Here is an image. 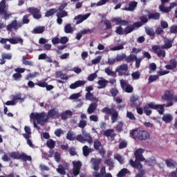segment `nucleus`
<instances>
[{"mask_svg":"<svg viewBox=\"0 0 177 177\" xmlns=\"http://www.w3.org/2000/svg\"><path fill=\"white\" fill-rule=\"evenodd\" d=\"M115 160H117L120 164L122 165L124 162V158L120 154H117L114 156Z\"/></svg>","mask_w":177,"mask_h":177,"instance_id":"nucleus-51","label":"nucleus"},{"mask_svg":"<svg viewBox=\"0 0 177 177\" xmlns=\"http://www.w3.org/2000/svg\"><path fill=\"white\" fill-rule=\"evenodd\" d=\"M102 113L106 114V115H111V123L117 122L118 121V117H120L118 111L113 107L109 108V106H105L101 110Z\"/></svg>","mask_w":177,"mask_h":177,"instance_id":"nucleus-3","label":"nucleus"},{"mask_svg":"<svg viewBox=\"0 0 177 177\" xmlns=\"http://www.w3.org/2000/svg\"><path fill=\"white\" fill-rule=\"evenodd\" d=\"M166 164L169 168H176L177 163L172 159L166 160Z\"/></svg>","mask_w":177,"mask_h":177,"instance_id":"nucleus-34","label":"nucleus"},{"mask_svg":"<svg viewBox=\"0 0 177 177\" xmlns=\"http://www.w3.org/2000/svg\"><path fill=\"white\" fill-rule=\"evenodd\" d=\"M66 16H68L67 11H58L57 12V17L63 19V17H66Z\"/></svg>","mask_w":177,"mask_h":177,"instance_id":"nucleus-45","label":"nucleus"},{"mask_svg":"<svg viewBox=\"0 0 177 177\" xmlns=\"http://www.w3.org/2000/svg\"><path fill=\"white\" fill-rule=\"evenodd\" d=\"M85 99L86 100H89L90 102H95V103L99 102V98L95 97L92 93H86L85 95Z\"/></svg>","mask_w":177,"mask_h":177,"instance_id":"nucleus-24","label":"nucleus"},{"mask_svg":"<svg viewBox=\"0 0 177 177\" xmlns=\"http://www.w3.org/2000/svg\"><path fill=\"white\" fill-rule=\"evenodd\" d=\"M57 12V10L56 8H51L46 12L45 17H50V16H53Z\"/></svg>","mask_w":177,"mask_h":177,"instance_id":"nucleus-40","label":"nucleus"},{"mask_svg":"<svg viewBox=\"0 0 177 177\" xmlns=\"http://www.w3.org/2000/svg\"><path fill=\"white\" fill-rule=\"evenodd\" d=\"M22 63L25 66H34V62H32V61L27 60V57L26 56L22 57Z\"/></svg>","mask_w":177,"mask_h":177,"instance_id":"nucleus-39","label":"nucleus"},{"mask_svg":"<svg viewBox=\"0 0 177 177\" xmlns=\"http://www.w3.org/2000/svg\"><path fill=\"white\" fill-rule=\"evenodd\" d=\"M83 137L84 138V142H88L89 145H92L93 140L89 133H87L86 131L83 132Z\"/></svg>","mask_w":177,"mask_h":177,"instance_id":"nucleus-29","label":"nucleus"},{"mask_svg":"<svg viewBox=\"0 0 177 177\" xmlns=\"http://www.w3.org/2000/svg\"><path fill=\"white\" fill-rule=\"evenodd\" d=\"M97 109V102H95L93 103H91L87 109V113L88 114H93L95 113V111Z\"/></svg>","mask_w":177,"mask_h":177,"instance_id":"nucleus-26","label":"nucleus"},{"mask_svg":"<svg viewBox=\"0 0 177 177\" xmlns=\"http://www.w3.org/2000/svg\"><path fill=\"white\" fill-rule=\"evenodd\" d=\"M94 151L95 149H89V147L86 145L84 146L82 148L83 156H84V157H88V156H89V153H92V151Z\"/></svg>","mask_w":177,"mask_h":177,"instance_id":"nucleus-32","label":"nucleus"},{"mask_svg":"<svg viewBox=\"0 0 177 177\" xmlns=\"http://www.w3.org/2000/svg\"><path fill=\"white\" fill-rule=\"evenodd\" d=\"M80 32H82V35L92 34V32H93V29H83L82 31H80Z\"/></svg>","mask_w":177,"mask_h":177,"instance_id":"nucleus-62","label":"nucleus"},{"mask_svg":"<svg viewBox=\"0 0 177 177\" xmlns=\"http://www.w3.org/2000/svg\"><path fill=\"white\" fill-rule=\"evenodd\" d=\"M85 85V81L84 80H78L75 83L71 84L69 86L70 89H77V88H80V86H84Z\"/></svg>","mask_w":177,"mask_h":177,"instance_id":"nucleus-23","label":"nucleus"},{"mask_svg":"<svg viewBox=\"0 0 177 177\" xmlns=\"http://www.w3.org/2000/svg\"><path fill=\"white\" fill-rule=\"evenodd\" d=\"M138 25L137 24H135V22L132 25H129L127 26L124 29V32L125 35H128V34H131L132 31H134V30H136V28H139Z\"/></svg>","mask_w":177,"mask_h":177,"instance_id":"nucleus-17","label":"nucleus"},{"mask_svg":"<svg viewBox=\"0 0 177 177\" xmlns=\"http://www.w3.org/2000/svg\"><path fill=\"white\" fill-rule=\"evenodd\" d=\"M73 176H77L80 175V172L81 171V167H82V163L81 161H73Z\"/></svg>","mask_w":177,"mask_h":177,"instance_id":"nucleus-14","label":"nucleus"},{"mask_svg":"<svg viewBox=\"0 0 177 177\" xmlns=\"http://www.w3.org/2000/svg\"><path fill=\"white\" fill-rule=\"evenodd\" d=\"M11 158L14 160H21L24 162L27 161H32V158L30 156L27 155L26 153H20L19 151H12L11 153H8Z\"/></svg>","mask_w":177,"mask_h":177,"instance_id":"nucleus-6","label":"nucleus"},{"mask_svg":"<svg viewBox=\"0 0 177 177\" xmlns=\"http://www.w3.org/2000/svg\"><path fill=\"white\" fill-rule=\"evenodd\" d=\"M162 100H166V102H171L172 100H177V97L174 96L173 91L169 90L162 96Z\"/></svg>","mask_w":177,"mask_h":177,"instance_id":"nucleus-13","label":"nucleus"},{"mask_svg":"<svg viewBox=\"0 0 177 177\" xmlns=\"http://www.w3.org/2000/svg\"><path fill=\"white\" fill-rule=\"evenodd\" d=\"M104 136L106 138H110L111 142H114L115 139V133H114V129H108L104 131Z\"/></svg>","mask_w":177,"mask_h":177,"instance_id":"nucleus-16","label":"nucleus"},{"mask_svg":"<svg viewBox=\"0 0 177 177\" xmlns=\"http://www.w3.org/2000/svg\"><path fill=\"white\" fill-rule=\"evenodd\" d=\"M22 26L23 24L18 23L17 20H13L10 24L7 26V31H8L9 32H12L13 30H15V31H17L19 28H20V27H21Z\"/></svg>","mask_w":177,"mask_h":177,"instance_id":"nucleus-11","label":"nucleus"},{"mask_svg":"<svg viewBox=\"0 0 177 177\" xmlns=\"http://www.w3.org/2000/svg\"><path fill=\"white\" fill-rule=\"evenodd\" d=\"M120 82L122 89L125 91L127 93H132V92H133V86L129 84H127V81L120 80Z\"/></svg>","mask_w":177,"mask_h":177,"instance_id":"nucleus-12","label":"nucleus"},{"mask_svg":"<svg viewBox=\"0 0 177 177\" xmlns=\"http://www.w3.org/2000/svg\"><path fill=\"white\" fill-rule=\"evenodd\" d=\"M177 67V60L175 58L169 60V64L165 65V68L167 70H175Z\"/></svg>","mask_w":177,"mask_h":177,"instance_id":"nucleus-18","label":"nucleus"},{"mask_svg":"<svg viewBox=\"0 0 177 177\" xmlns=\"http://www.w3.org/2000/svg\"><path fill=\"white\" fill-rule=\"evenodd\" d=\"M28 13L32 15L33 19H36V20H39L42 17V15H41V10L37 8L30 7L27 9Z\"/></svg>","mask_w":177,"mask_h":177,"instance_id":"nucleus-10","label":"nucleus"},{"mask_svg":"<svg viewBox=\"0 0 177 177\" xmlns=\"http://www.w3.org/2000/svg\"><path fill=\"white\" fill-rule=\"evenodd\" d=\"M30 23V18L28 15H26L22 18V24H28Z\"/></svg>","mask_w":177,"mask_h":177,"instance_id":"nucleus-58","label":"nucleus"},{"mask_svg":"<svg viewBox=\"0 0 177 177\" xmlns=\"http://www.w3.org/2000/svg\"><path fill=\"white\" fill-rule=\"evenodd\" d=\"M110 93L113 97H115L118 95V90L115 88H113L110 90Z\"/></svg>","mask_w":177,"mask_h":177,"instance_id":"nucleus-60","label":"nucleus"},{"mask_svg":"<svg viewBox=\"0 0 177 177\" xmlns=\"http://www.w3.org/2000/svg\"><path fill=\"white\" fill-rule=\"evenodd\" d=\"M57 114H59V111L56 109V108H53L48 111L46 116L49 120V118H53V117H55V115H57Z\"/></svg>","mask_w":177,"mask_h":177,"instance_id":"nucleus-28","label":"nucleus"},{"mask_svg":"<svg viewBox=\"0 0 177 177\" xmlns=\"http://www.w3.org/2000/svg\"><path fill=\"white\" fill-rule=\"evenodd\" d=\"M66 139L70 141L75 140L76 136L74 132L69 131L66 134Z\"/></svg>","mask_w":177,"mask_h":177,"instance_id":"nucleus-37","label":"nucleus"},{"mask_svg":"<svg viewBox=\"0 0 177 177\" xmlns=\"http://www.w3.org/2000/svg\"><path fill=\"white\" fill-rule=\"evenodd\" d=\"M159 9H160V12H163V13H168V12H171V8H169V7H165V6H164V4H161L159 6Z\"/></svg>","mask_w":177,"mask_h":177,"instance_id":"nucleus-43","label":"nucleus"},{"mask_svg":"<svg viewBox=\"0 0 177 177\" xmlns=\"http://www.w3.org/2000/svg\"><path fill=\"white\" fill-rule=\"evenodd\" d=\"M130 136L138 140H146L150 138V133L146 131L134 129L130 133Z\"/></svg>","mask_w":177,"mask_h":177,"instance_id":"nucleus-4","label":"nucleus"},{"mask_svg":"<svg viewBox=\"0 0 177 177\" xmlns=\"http://www.w3.org/2000/svg\"><path fill=\"white\" fill-rule=\"evenodd\" d=\"M81 97V93H76L71 95L69 97L70 100H77V99H80Z\"/></svg>","mask_w":177,"mask_h":177,"instance_id":"nucleus-48","label":"nucleus"},{"mask_svg":"<svg viewBox=\"0 0 177 177\" xmlns=\"http://www.w3.org/2000/svg\"><path fill=\"white\" fill-rule=\"evenodd\" d=\"M161 15L159 12L150 13L148 15L149 20H160Z\"/></svg>","mask_w":177,"mask_h":177,"instance_id":"nucleus-31","label":"nucleus"},{"mask_svg":"<svg viewBox=\"0 0 177 177\" xmlns=\"http://www.w3.org/2000/svg\"><path fill=\"white\" fill-rule=\"evenodd\" d=\"M107 80H100L97 82L98 85H100L101 88H106L107 85Z\"/></svg>","mask_w":177,"mask_h":177,"instance_id":"nucleus-47","label":"nucleus"},{"mask_svg":"<svg viewBox=\"0 0 177 177\" xmlns=\"http://www.w3.org/2000/svg\"><path fill=\"white\" fill-rule=\"evenodd\" d=\"M93 147L95 150H100V147H103V145H102V142L99 140H95L94 141Z\"/></svg>","mask_w":177,"mask_h":177,"instance_id":"nucleus-41","label":"nucleus"},{"mask_svg":"<svg viewBox=\"0 0 177 177\" xmlns=\"http://www.w3.org/2000/svg\"><path fill=\"white\" fill-rule=\"evenodd\" d=\"M45 31V26H37L32 31V34H42Z\"/></svg>","mask_w":177,"mask_h":177,"instance_id":"nucleus-33","label":"nucleus"},{"mask_svg":"<svg viewBox=\"0 0 177 177\" xmlns=\"http://www.w3.org/2000/svg\"><path fill=\"white\" fill-rule=\"evenodd\" d=\"M139 173L135 176V177H143L145 175V170H143V168L139 169H137Z\"/></svg>","mask_w":177,"mask_h":177,"instance_id":"nucleus-64","label":"nucleus"},{"mask_svg":"<svg viewBox=\"0 0 177 177\" xmlns=\"http://www.w3.org/2000/svg\"><path fill=\"white\" fill-rule=\"evenodd\" d=\"M95 78H97V74L96 73H91L88 75L87 80L88 81H93Z\"/></svg>","mask_w":177,"mask_h":177,"instance_id":"nucleus-59","label":"nucleus"},{"mask_svg":"<svg viewBox=\"0 0 177 177\" xmlns=\"http://www.w3.org/2000/svg\"><path fill=\"white\" fill-rule=\"evenodd\" d=\"M125 60L127 59V55L125 53H122V55H118L116 56V61L117 62H122V60Z\"/></svg>","mask_w":177,"mask_h":177,"instance_id":"nucleus-49","label":"nucleus"},{"mask_svg":"<svg viewBox=\"0 0 177 177\" xmlns=\"http://www.w3.org/2000/svg\"><path fill=\"white\" fill-rule=\"evenodd\" d=\"M30 118L32 120H36L37 124H39L40 125H45V123L49 121L45 112H41L40 113H32L30 114Z\"/></svg>","mask_w":177,"mask_h":177,"instance_id":"nucleus-5","label":"nucleus"},{"mask_svg":"<svg viewBox=\"0 0 177 177\" xmlns=\"http://www.w3.org/2000/svg\"><path fill=\"white\" fill-rule=\"evenodd\" d=\"M139 20H140V21L135 22V24H137L138 25V26H137L138 28H140V27H142L143 24H146L147 21H149L147 17L145 16L140 17Z\"/></svg>","mask_w":177,"mask_h":177,"instance_id":"nucleus-30","label":"nucleus"},{"mask_svg":"<svg viewBox=\"0 0 177 177\" xmlns=\"http://www.w3.org/2000/svg\"><path fill=\"white\" fill-rule=\"evenodd\" d=\"M152 50L154 53L157 54L158 57H165V50H162L161 47L158 45L152 46Z\"/></svg>","mask_w":177,"mask_h":177,"instance_id":"nucleus-15","label":"nucleus"},{"mask_svg":"<svg viewBox=\"0 0 177 177\" xmlns=\"http://www.w3.org/2000/svg\"><path fill=\"white\" fill-rule=\"evenodd\" d=\"M1 160L4 161V162H8V161H10V158L8 153H4Z\"/></svg>","mask_w":177,"mask_h":177,"instance_id":"nucleus-63","label":"nucleus"},{"mask_svg":"<svg viewBox=\"0 0 177 177\" xmlns=\"http://www.w3.org/2000/svg\"><path fill=\"white\" fill-rule=\"evenodd\" d=\"M79 128H81V129H84L85 127H86V120H81L78 124Z\"/></svg>","mask_w":177,"mask_h":177,"instance_id":"nucleus-57","label":"nucleus"},{"mask_svg":"<svg viewBox=\"0 0 177 177\" xmlns=\"http://www.w3.org/2000/svg\"><path fill=\"white\" fill-rule=\"evenodd\" d=\"M165 104H156L154 102H150L147 105L144 106L143 110L146 115H151L152 110H158L159 114L162 115L164 114V111H165Z\"/></svg>","mask_w":177,"mask_h":177,"instance_id":"nucleus-2","label":"nucleus"},{"mask_svg":"<svg viewBox=\"0 0 177 177\" xmlns=\"http://www.w3.org/2000/svg\"><path fill=\"white\" fill-rule=\"evenodd\" d=\"M142 60H143V57L138 58V57L136 56V59H135L136 68H139L140 67V63H142Z\"/></svg>","mask_w":177,"mask_h":177,"instance_id":"nucleus-55","label":"nucleus"},{"mask_svg":"<svg viewBox=\"0 0 177 177\" xmlns=\"http://www.w3.org/2000/svg\"><path fill=\"white\" fill-rule=\"evenodd\" d=\"M93 161V169L95 170V172H99V169H100V164H102V160L100 158L92 159Z\"/></svg>","mask_w":177,"mask_h":177,"instance_id":"nucleus-19","label":"nucleus"},{"mask_svg":"<svg viewBox=\"0 0 177 177\" xmlns=\"http://www.w3.org/2000/svg\"><path fill=\"white\" fill-rule=\"evenodd\" d=\"M157 80H158V75H150L148 79V82L149 84H151V82H154V81H157Z\"/></svg>","mask_w":177,"mask_h":177,"instance_id":"nucleus-52","label":"nucleus"},{"mask_svg":"<svg viewBox=\"0 0 177 177\" xmlns=\"http://www.w3.org/2000/svg\"><path fill=\"white\" fill-rule=\"evenodd\" d=\"M164 44H165L161 46V49H169L172 48V44H174V39L165 38Z\"/></svg>","mask_w":177,"mask_h":177,"instance_id":"nucleus-21","label":"nucleus"},{"mask_svg":"<svg viewBox=\"0 0 177 177\" xmlns=\"http://www.w3.org/2000/svg\"><path fill=\"white\" fill-rule=\"evenodd\" d=\"M1 15H3L4 20H8L12 16V12L8 11V9H6V0H2L0 2V16Z\"/></svg>","mask_w":177,"mask_h":177,"instance_id":"nucleus-8","label":"nucleus"},{"mask_svg":"<svg viewBox=\"0 0 177 177\" xmlns=\"http://www.w3.org/2000/svg\"><path fill=\"white\" fill-rule=\"evenodd\" d=\"M136 6H138V2L136 1H131L129 3V7H125L122 9V10H127V12H132L134 9H136Z\"/></svg>","mask_w":177,"mask_h":177,"instance_id":"nucleus-25","label":"nucleus"},{"mask_svg":"<svg viewBox=\"0 0 177 177\" xmlns=\"http://www.w3.org/2000/svg\"><path fill=\"white\" fill-rule=\"evenodd\" d=\"M104 26H106V30H110V28H111V27H112L111 21H110V20H109V19L104 20Z\"/></svg>","mask_w":177,"mask_h":177,"instance_id":"nucleus-56","label":"nucleus"},{"mask_svg":"<svg viewBox=\"0 0 177 177\" xmlns=\"http://www.w3.org/2000/svg\"><path fill=\"white\" fill-rule=\"evenodd\" d=\"M115 73H118L119 77H128L129 71L128 70V64H123L115 68Z\"/></svg>","mask_w":177,"mask_h":177,"instance_id":"nucleus-7","label":"nucleus"},{"mask_svg":"<svg viewBox=\"0 0 177 177\" xmlns=\"http://www.w3.org/2000/svg\"><path fill=\"white\" fill-rule=\"evenodd\" d=\"M57 78H61V80H68V77H62L63 75V72L59 71L55 73Z\"/></svg>","mask_w":177,"mask_h":177,"instance_id":"nucleus-50","label":"nucleus"},{"mask_svg":"<svg viewBox=\"0 0 177 177\" xmlns=\"http://www.w3.org/2000/svg\"><path fill=\"white\" fill-rule=\"evenodd\" d=\"M124 127V122H119L116 125V131L118 132H122L123 129L122 127Z\"/></svg>","mask_w":177,"mask_h":177,"instance_id":"nucleus-54","label":"nucleus"},{"mask_svg":"<svg viewBox=\"0 0 177 177\" xmlns=\"http://www.w3.org/2000/svg\"><path fill=\"white\" fill-rule=\"evenodd\" d=\"M104 71L106 74L110 77H117V72H115V71H113L111 69H110V68H106Z\"/></svg>","mask_w":177,"mask_h":177,"instance_id":"nucleus-38","label":"nucleus"},{"mask_svg":"<svg viewBox=\"0 0 177 177\" xmlns=\"http://www.w3.org/2000/svg\"><path fill=\"white\" fill-rule=\"evenodd\" d=\"M89 16H91V14L89 13L86 14L84 15H78L76 17H75L74 20H77L76 24H81V23H82V21H84V20H86V19L89 17Z\"/></svg>","mask_w":177,"mask_h":177,"instance_id":"nucleus-20","label":"nucleus"},{"mask_svg":"<svg viewBox=\"0 0 177 177\" xmlns=\"http://www.w3.org/2000/svg\"><path fill=\"white\" fill-rule=\"evenodd\" d=\"M113 21H115L117 26H128L129 24V21L125 19H122L121 17L113 18Z\"/></svg>","mask_w":177,"mask_h":177,"instance_id":"nucleus-22","label":"nucleus"},{"mask_svg":"<svg viewBox=\"0 0 177 177\" xmlns=\"http://www.w3.org/2000/svg\"><path fill=\"white\" fill-rule=\"evenodd\" d=\"M64 32H66V34H73V32H74V29L71 27V24H67L64 26Z\"/></svg>","mask_w":177,"mask_h":177,"instance_id":"nucleus-35","label":"nucleus"},{"mask_svg":"<svg viewBox=\"0 0 177 177\" xmlns=\"http://www.w3.org/2000/svg\"><path fill=\"white\" fill-rule=\"evenodd\" d=\"M6 42H10V44H11L12 45H16L17 44H20L21 45H23L24 40L21 37H17L15 39L2 38L0 39V44H6Z\"/></svg>","mask_w":177,"mask_h":177,"instance_id":"nucleus-9","label":"nucleus"},{"mask_svg":"<svg viewBox=\"0 0 177 177\" xmlns=\"http://www.w3.org/2000/svg\"><path fill=\"white\" fill-rule=\"evenodd\" d=\"M76 140L80 142V143H85V139L84 138V136L81 134L77 136Z\"/></svg>","mask_w":177,"mask_h":177,"instance_id":"nucleus-61","label":"nucleus"},{"mask_svg":"<svg viewBox=\"0 0 177 177\" xmlns=\"http://www.w3.org/2000/svg\"><path fill=\"white\" fill-rule=\"evenodd\" d=\"M12 53H1V59H4L5 60H12Z\"/></svg>","mask_w":177,"mask_h":177,"instance_id":"nucleus-44","label":"nucleus"},{"mask_svg":"<svg viewBox=\"0 0 177 177\" xmlns=\"http://www.w3.org/2000/svg\"><path fill=\"white\" fill-rule=\"evenodd\" d=\"M132 80H139L140 78V72L136 71L131 73Z\"/></svg>","mask_w":177,"mask_h":177,"instance_id":"nucleus-53","label":"nucleus"},{"mask_svg":"<svg viewBox=\"0 0 177 177\" xmlns=\"http://www.w3.org/2000/svg\"><path fill=\"white\" fill-rule=\"evenodd\" d=\"M46 146L48 147V149H55V147L56 146V142L50 138L46 141Z\"/></svg>","mask_w":177,"mask_h":177,"instance_id":"nucleus-36","label":"nucleus"},{"mask_svg":"<svg viewBox=\"0 0 177 177\" xmlns=\"http://www.w3.org/2000/svg\"><path fill=\"white\" fill-rule=\"evenodd\" d=\"M135 59H136V55H130L127 57L126 55L125 62L127 63H132V62H135Z\"/></svg>","mask_w":177,"mask_h":177,"instance_id":"nucleus-42","label":"nucleus"},{"mask_svg":"<svg viewBox=\"0 0 177 177\" xmlns=\"http://www.w3.org/2000/svg\"><path fill=\"white\" fill-rule=\"evenodd\" d=\"M172 120H174V116L169 113L163 115L162 118V120L164 121L165 124H171Z\"/></svg>","mask_w":177,"mask_h":177,"instance_id":"nucleus-27","label":"nucleus"},{"mask_svg":"<svg viewBox=\"0 0 177 177\" xmlns=\"http://www.w3.org/2000/svg\"><path fill=\"white\" fill-rule=\"evenodd\" d=\"M145 153V149L142 148H139L134 152V156L136 160L131 159L129 160V164L131 165L133 168H136V169H142L143 168V165L140 162L141 161H145V156H143V153Z\"/></svg>","mask_w":177,"mask_h":177,"instance_id":"nucleus-1","label":"nucleus"},{"mask_svg":"<svg viewBox=\"0 0 177 177\" xmlns=\"http://www.w3.org/2000/svg\"><path fill=\"white\" fill-rule=\"evenodd\" d=\"M128 174V169H122L117 174L118 177H124Z\"/></svg>","mask_w":177,"mask_h":177,"instance_id":"nucleus-46","label":"nucleus"}]
</instances>
